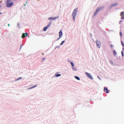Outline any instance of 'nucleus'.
Instances as JSON below:
<instances>
[{"instance_id":"obj_1","label":"nucleus","mask_w":124,"mask_h":124,"mask_svg":"<svg viewBox=\"0 0 124 124\" xmlns=\"http://www.w3.org/2000/svg\"><path fill=\"white\" fill-rule=\"evenodd\" d=\"M14 4V2H11V0H7V7H11Z\"/></svg>"},{"instance_id":"obj_2","label":"nucleus","mask_w":124,"mask_h":124,"mask_svg":"<svg viewBox=\"0 0 124 124\" xmlns=\"http://www.w3.org/2000/svg\"><path fill=\"white\" fill-rule=\"evenodd\" d=\"M102 9V7L97 8L96 11L94 13V16H95V15H96V14H97V13H98L99 11H101Z\"/></svg>"},{"instance_id":"obj_3","label":"nucleus","mask_w":124,"mask_h":124,"mask_svg":"<svg viewBox=\"0 0 124 124\" xmlns=\"http://www.w3.org/2000/svg\"><path fill=\"white\" fill-rule=\"evenodd\" d=\"M77 12H78V8L75 9L72 13V16H77Z\"/></svg>"},{"instance_id":"obj_4","label":"nucleus","mask_w":124,"mask_h":124,"mask_svg":"<svg viewBox=\"0 0 124 124\" xmlns=\"http://www.w3.org/2000/svg\"><path fill=\"white\" fill-rule=\"evenodd\" d=\"M85 74L87 75V77H88V78H89L90 79H91V80H93V76L91 75V74L88 72H86Z\"/></svg>"},{"instance_id":"obj_5","label":"nucleus","mask_w":124,"mask_h":124,"mask_svg":"<svg viewBox=\"0 0 124 124\" xmlns=\"http://www.w3.org/2000/svg\"><path fill=\"white\" fill-rule=\"evenodd\" d=\"M50 26H51V22H50L49 24H48L47 26H46L43 29L44 31H47V30L48 29V28H49Z\"/></svg>"},{"instance_id":"obj_6","label":"nucleus","mask_w":124,"mask_h":124,"mask_svg":"<svg viewBox=\"0 0 124 124\" xmlns=\"http://www.w3.org/2000/svg\"><path fill=\"white\" fill-rule=\"evenodd\" d=\"M59 37L58 38L57 40H59V39L62 36V31L61 30L59 32Z\"/></svg>"},{"instance_id":"obj_7","label":"nucleus","mask_w":124,"mask_h":124,"mask_svg":"<svg viewBox=\"0 0 124 124\" xmlns=\"http://www.w3.org/2000/svg\"><path fill=\"white\" fill-rule=\"evenodd\" d=\"M96 44L97 45V47L98 48H100V46H101V44H100V42H99L98 41H96Z\"/></svg>"},{"instance_id":"obj_8","label":"nucleus","mask_w":124,"mask_h":124,"mask_svg":"<svg viewBox=\"0 0 124 124\" xmlns=\"http://www.w3.org/2000/svg\"><path fill=\"white\" fill-rule=\"evenodd\" d=\"M104 92L105 93H109V90H108V88H107L106 87H104Z\"/></svg>"},{"instance_id":"obj_9","label":"nucleus","mask_w":124,"mask_h":124,"mask_svg":"<svg viewBox=\"0 0 124 124\" xmlns=\"http://www.w3.org/2000/svg\"><path fill=\"white\" fill-rule=\"evenodd\" d=\"M26 36H28V33H24L22 34V38H25V37H26Z\"/></svg>"},{"instance_id":"obj_10","label":"nucleus","mask_w":124,"mask_h":124,"mask_svg":"<svg viewBox=\"0 0 124 124\" xmlns=\"http://www.w3.org/2000/svg\"><path fill=\"white\" fill-rule=\"evenodd\" d=\"M111 5L112 6V7H115V6H117V5H118V3L115 2V3H111Z\"/></svg>"},{"instance_id":"obj_11","label":"nucleus","mask_w":124,"mask_h":124,"mask_svg":"<svg viewBox=\"0 0 124 124\" xmlns=\"http://www.w3.org/2000/svg\"><path fill=\"white\" fill-rule=\"evenodd\" d=\"M36 87H37V85H35V86H33L32 87H31V88H29V90H31V89H33V88H36Z\"/></svg>"},{"instance_id":"obj_12","label":"nucleus","mask_w":124,"mask_h":124,"mask_svg":"<svg viewBox=\"0 0 124 124\" xmlns=\"http://www.w3.org/2000/svg\"><path fill=\"white\" fill-rule=\"evenodd\" d=\"M54 19H57V17H56V18L49 17V18H48L49 20H54Z\"/></svg>"},{"instance_id":"obj_13","label":"nucleus","mask_w":124,"mask_h":124,"mask_svg":"<svg viewBox=\"0 0 124 124\" xmlns=\"http://www.w3.org/2000/svg\"><path fill=\"white\" fill-rule=\"evenodd\" d=\"M75 78L76 79H77V80H80V78H79V77H77V76H75Z\"/></svg>"},{"instance_id":"obj_14","label":"nucleus","mask_w":124,"mask_h":124,"mask_svg":"<svg viewBox=\"0 0 124 124\" xmlns=\"http://www.w3.org/2000/svg\"><path fill=\"white\" fill-rule=\"evenodd\" d=\"M121 16H124V12H122L120 14Z\"/></svg>"},{"instance_id":"obj_15","label":"nucleus","mask_w":124,"mask_h":124,"mask_svg":"<svg viewBox=\"0 0 124 124\" xmlns=\"http://www.w3.org/2000/svg\"><path fill=\"white\" fill-rule=\"evenodd\" d=\"M108 8H109V10H111L112 8H113V6H112V5H109L108 6Z\"/></svg>"},{"instance_id":"obj_16","label":"nucleus","mask_w":124,"mask_h":124,"mask_svg":"<svg viewBox=\"0 0 124 124\" xmlns=\"http://www.w3.org/2000/svg\"><path fill=\"white\" fill-rule=\"evenodd\" d=\"M55 76H56V77H60V76H61V75L58 74L55 75Z\"/></svg>"},{"instance_id":"obj_17","label":"nucleus","mask_w":124,"mask_h":124,"mask_svg":"<svg viewBox=\"0 0 124 124\" xmlns=\"http://www.w3.org/2000/svg\"><path fill=\"white\" fill-rule=\"evenodd\" d=\"M113 54L114 56H116L117 55V52H116V51L115 50H113Z\"/></svg>"},{"instance_id":"obj_18","label":"nucleus","mask_w":124,"mask_h":124,"mask_svg":"<svg viewBox=\"0 0 124 124\" xmlns=\"http://www.w3.org/2000/svg\"><path fill=\"white\" fill-rule=\"evenodd\" d=\"M22 79L21 77L18 78L17 79H16V81H19V80Z\"/></svg>"},{"instance_id":"obj_19","label":"nucleus","mask_w":124,"mask_h":124,"mask_svg":"<svg viewBox=\"0 0 124 124\" xmlns=\"http://www.w3.org/2000/svg\"><path fill=\"white\" fill-rule=\"evenodd\" d=\"M70 63H71L72 66L73 67V66H74V64H73V62H71Z\"/></svg>"},{"instance_id":"obj_20","label":"nucleus","mask_w":124,"mask_h":124,"mask_svg":"<svg viewBox=\"0 0 124 124\" xmlns=\"http://www.w3.org/2000/svg\"><path fill=\"white\" fill-rule=\"evenodd\" d=\"M121 44H122V46L123 47H124V43L123 42V41H121Z\"/></svg>"},{"instance_id":"obj_21","label":"nucleus","mask_w":124,"mask_h":124,"mask_svg":"<svg viewBox=\"0 0 124 124\" xmlns=\"http://www.w3.org/2000/svg\"><path fill=\"white\" fill-rule=\"evenodd\" d=\"M120 36H123V33L122 32H120Z\"/></svg>"},{"instance_id":"obj_22","label":"nucleus","mask_w":124,"mask_h":124,"mask_svg":"<svg viewBox=\"0 0 124 124\" xmlns=\"http://www.w3.org/2000/svg\"><path fill=\"white\" fill-rule=\"evenodd\" d=\"M64 42V41H62V43H61V45H62L63 44V43Z\"/></svg>"},{"instance_id":"obj_23","label":"nucleus","mask_w":124,"mask_h":124,"mask_svg":"<svg viewBox=\"0 0 124 124\" xmlns=\"http://www.w3.org/2000/svg\"><path fill=\"white\" fill-rule=\"evenodd\" d=\"M122 57H124V52L122 51Z\"/></svg>"},{"instance_id":"obj_24","label":"nucleus","mask_w":124,"mask_h":124,"mask_svg":"<svg viewBox=\"0 0 124 124\" xmlns=\"http://www.w3.org/2000/svg\"><path fill=\"white\" fill-rule=\"evenodd\" d=\"M110 46L111 48H113V47L114 46H113V45H110Z\"/></svg>"},{"instance_id":"obj_25","label":"nucleus","mask_w":124,"mask_h":124,"mask_svg":"<svg viewBox=\"0 0 124 124\" xmlns=\"http://www.w3.org/2000/svg\"><path fill=\"white\" fill-rule=\"evenodd\" d=\"M121 19H122V20H123V19H124V16H122V17H121Z\"/></svg>"},{"instance_id":"obj_26","label":"nucleus","mask_w":124,"mask_h":124,"mask_svg":"<svg viewBox=\"0 0 124 124\" xmlns=\"http://www.w3.org/2000/svg\"><path fill=\"white\" fill-rule=\"evenodd\" d=\"M42 61H45V58H42Z\"/></svg>"},{"instance_id":"obj_27","label":"nucleus","mask_w":124,"mask_h":124,"mask_svg":"<svg viewBox=\"0 0 124 124\" xmlns=\"http://www.w3.org/2000/svg\"><path fill=\"white\" fill-rule=\"evenodd\" d=\"M74 20L75 21V16H73Z\"/></svg>"},{"instance_id":"obj_28","label":"nucleus","mask_w":124,"mask_h":124,"mask_svg":"<svg viewBox=\"0 0 124 124\" xmlns=\"http://www.w3.org/2000/svg\"><path fill=\"white\" fill-rule=\"evenodd\" d=\"M119 23H120V24H121V23H122V20H120Z\"/></svg>"},{"instance_id":"obj_29","label":"nucleus","mask_w":124,"mask_h":124,"mask_svg":"<svg viewBox=\"0 0 124 124\" xmlns=\"http://www.w3.org/2000/svg\"><path fill=\"white\" fill-rule=\"evenodd\" d=\"M21 48H22V46H20V50H21Z\"/></svg>"},{"instance_id":"obj_30","label":"nucleus","mask_w":124,"mask_h":124,"mask_svg":"<svg viewBox=\"0 0 124 124\" xmlns=\"http://www.w3.org/2000/svg\"><path fill=\"white\" fill-rule=\"evenodd\" d=\"M8 27H9L10 26V24H8Z\"/></svg>"},{"instance_id":"obj_31","label":"nucleus","mask_w":124,"mask_h":124,"mask_svg":"<svg viewBox=\"0 0 124 124\" xmlns=\"http://www.w3.org/2000/svg\"><path fill=\"white\" fill-rule=\"evenodd\" d=\"M0 7H1V5L0 4Z\"/></svg>"},{"instance_id":"obj_32","label":"nucleus","mask_w":124,"mask_h":124,"mask_svg":"<svg viewBox=\"0 0 124 124\" xmlns=\"http://www.w3.org/2000/svg\"><path fill=\"white\" fill-rule=\"evenodd\" d=\"M26 4H25V5H24V6H26Z\"/></svg>"},{"instance_id":"obj_33","label":"nucleus","mask_w":124,"mask_h":124,"mask_svg":"<svg viewBox=\"0 0 124 124\" xmlns=\"http://www.w3.org/2000/svg\"><path fill=\"white\" fill-rule=\"evenodd\" d=\"M1 14V13H0V15Z\"/></svg>"},{"instance_id":"obj_34","label":"nucleus","mask_w":124,"mask_h":124,"mask_svg":"<svg viewBox=\"0 0 124 124\" xmlns=\"http://www.w3.org/2000/svg\"><path fill=\"white\" fill-rule=\"evenodd\" d=\"M28 3V2H26V4Z\"/></svg>"}]
</instances>
